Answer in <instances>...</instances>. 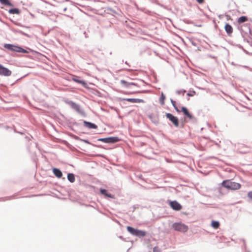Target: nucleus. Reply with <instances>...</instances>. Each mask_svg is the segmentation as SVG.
<instances>
[{"label":"nucleus","instance_id":"1","mask_svg":"<svg viewBox=\"0 0 252 252\" xmlns=\"http://www.w3.org/2000/svg\"><path fill=\"white\" fill-rule=\"evenodd\" d=\"M221 185L223 187L229 190H236L241 187L240 184L233 182L231 180H223Z\"/></svg>","mask_w":252,"mask_h":252},{"label":"nucleus","instance_id":"2","mask_svg":"<svg viewBox=\"0 0 252 252\" xmlns=\"http://www.w3.org/2000/svg\"><path fill=\"white\" fill-rule=\"evenodd\" d=\"M65 103L68 104L70 107L76 111L78 114L81 115L83 116H86V113L81 108L80 106L73 102L72 100H69L68 99H66L64 100Z\"/></svg>","mask_w":252,"mask_h":252},{"label":"nucleus","instance_id":"3","mask_svg":"<svg viewBox=\"0 0 252 252\" xmlns=\"http://www.w3.org/2000/svg\"><path fill=\"white\" fill-rule=\"evenodd\" d=\"M126 229L129 233L139 238L144 237L146 234V231L135 228L132 226H127Z\"/></svg>","mask_w":252,"mask_h":252},{"label":"nucleus","instance_id":"4","mask_svg":"<svg viewBox=\"0 0 252 252\" xmlns=\"http://www.w3.org/2000/svg\"><path fill=\"white\" fill-rule=\"evenodd\" d=\"M172 228L176 231L184 233L187 232L189 229L188 226L181 222H174L172 224Z\"/></svg>","mask_w":252,"mask_h":252},{"label":"nucleus","instance_id":"5","mask_svg":"<svg viewBox=\"0 0 252 252\" xmlns=\"http://www.w3.org/2000/svg\"><path fill=\"white\" fill-rule=\"evenodd\" d=\"M121 139L117 136H110L98 138L97 140L108 144H114L120 141Z\"/></svg>","mask_w":252,"mask_h":252},{"label":"nucleus","instance_id":"6","mask_svg":"<svg viewBox=\"0 0 252 252\" xmlns=\"http://www.w3.org/2000/svg\"><path fill=\"white\" fill-rule=\"evenodd\" d=\"M181 111L183 112L184 116L188 117L189 120H191L194 123L197 122V119L194 117L191 113H189L188 108L185 106L181 107Z\"/></svg>","mask_w":252,"mask_h":252},{"label":"nucleus","instance_id":"7","mask_svg":"<svg viewBox=\"0 0 252 252\" xmlns=\"http://www.w3.org/2000/svg\"><path fill=\"white\" fill-rule=\"evenodd\" d=\"M181 111L183 112L184 116L188 117L189 120H191L194 123L197 122V119L194 117L191 113H189L188 108L185 106L181 107Z\"/></svg>","mask_w":252,"mask_h":252},{"label":"nucleus","instance_id":"8","mask_svg":"<svg viewBox=\"0 0 252 252\" xmlns=\"http://www.w3.org/2000/svg\"><path fill=\"white\" fill-rule=\"evenodd\" d=\"M181 111L183 112L184 116L188 117L189 120H191L194 123L197 122V119L194 117L191 113H189L188 108L185 106L181 107Z\"/></svg>","mask_w":252,"mask_h":252},{"label":"nucleus","instance_id":"9","mask_svg":"<svg viewBox=\"0 0 252 252\" xmlns=\"http://www.w3.org/2000/svg\"><path fill=\"white\" fill-rule=\"evenodd\" d=\"M167 119H169L175 127L179 126V121L178 118L170 113H166L165 114Z\"/></svg>","mask_w":252,"mask_h":252},{"label":"nucleus","instance_id":"10","mask_svg":"<svg viewBox=\"0 0 252 252\" xmlns=\"http://www.w3.org/2000/svg\"><path fill=\"white\" fill-rule=\"evenodd\" d=\"M120 83L123 87L126 88H130V86H135L138 88L140 87L139 84L136 82H129L125 80H121L120 81Z\"/></svg>","mask_w":252,"mask_h":252},{"label":"nucleus","instance_id":"11","mask_svg":"<svg viewBox=\"0 0 252 252\" xmlns=\"http://www.w3.org/2000/svg\"><path fill=\"white\" fill-rule=\"evenodd\" d=\"M169 202L170 207L174 210L179 211L182 208V205L176 200H170Z\"/></svg>","mask_w":252,"mask_h":252},{"label":"nucleus","instance_id":"12","mask_svg":"<svg viewBox=\"0 0 252 252\" xmlns=\"http://www.w3.org/2000/svg\"><path fill=\"white\" fill-rule=\"evenodd\" d=\"M11 73L12 72L10 70L0 64V75L9 76Z\"/></svg>","mask_w":252,"mask_h":252},{"label":"nucleus","instance_id":"13","mask_svg":"<svg viewBox=\"0 0 252 252\" xmlns=\"http://www.w3.org/2000/svg\"><path fill=\"white\" fill-rule=\"evenodd\" d=\"M121 101H127L132 103H144L145 101L142 99L134 98H119Z\"/></svg>","mask_w":252,"mask_h":252},{"label":"nucleus","instance_id":"14","mask_svg":"<svg viewBox=\"0 0 252 252\" xmlns=\"http://www.w3.org/2000/svg\"><path fill=\"white\" fill-rule=\"evenodd\" d=\"M72 80L76 83L81 84L83 87L88 88V85L86 82L83 80L80 79L79 77L76 76L75 77H73L72 78Z\"/></svg>","mask_w":252,"mask_h":252},{"label":"nucleus","instance_id":"15","mask_svg":"<svg viewBox=\"0 0 252 252\" xmlns=\"http://www.w3.org/2000/svg\"><path fill=\"white\" fill-rule=\"evenodd\" d=\"M83 122L84 123V126L89 129H96L97 128V125L94 123L88 122L85 120H83Z\"/></svg>","mask_w":252,"mask_h":252},{"label":"nucleus","instance_id":"16","mask_svg":"<svg viewBox=\"0 0 252 252\" xmlns=\"http://www.w3.org/2000/svg\"><path fill=\"white\" fill-rule=\"evenodd\" d=\"M17 46L16 45H14L12 44H9V43H5L4 44L3 47L7 49V50H9L11 51L16 52L17 51Z\"/></svg>","mask_w":252,"mask_h":252},{"label":"nucleus","instance_id":"17","mask_svg":"<svg viewBox=\"0 0 252 252\" xmlns=\"http://www.w3.org/2000/svg\"><path fill=\"white\" fill-rule=\"evenodd\" d=\"M100 192L101 194L104 196L109 197L110 198H114V195L107 192V190L106 189L100 188Z\"/></svg>","mask_w":252,"mask_h":252},{"label":"nucleus","instance_id":"18","mask_svg":"<svg viewBox=\"0 0 252 252\" xmlns=\"http://www.w3.org/2000/svg\"><path fill=\"white\" fill-rule=\"evenodd\" d=\"M224 30L228 34V35L230 36L232 33L233 32V28L228 23H226L224 26Z\"/></svg>","mask_w":252,"mask_h":252},{"label":"nucleus","instance_id":"19","mask_svg":"<svg viewBox=\"0 0 252 252\" xmlns=\"http://www.w3.org/2000/svg\"><path fill=\"white\" fill-rule=\"evenodd\" d=\"M53 172L55 176L58 178H61L62 177L63 173L60 169L57 168H53Z\"/></svg>","mask_w":252,"mask_h":252},{"label":"nucleus","instance_id":"20","mask_svg":"<svg viewBox=\"0 0 252 252\" xmlns=\"http://www.w3.org/2000/svg\"><path fill=\"white\" fill-rule=\"evenodd\" d=\"M8 11L10 14H19L21 12L20 10L16 7L10 8Z\"/></svg>","mask_w":252,"mask_h":252},{"label":"nucleus","instance_id":"21","mask_svg":"<svg viewBox=\"0 0 252 252\" xmlns=\"http://www.w3.org/2000/svg\"><path fill=\"white\" fill-rule=\"evenodd\" d=\"M67 179L70 183H73L75 182V175L72 173H69L67 175Z\"/></svg>","mask_w":252,"mask_h":252},{"label":"nucleus","instance_id":"22","mask_svg":"<svg viewBox=\"0 0 252 252\" xmlns=\"http://www.w3.org/2000/svg\"><path fill=\"white\" fill-rule=\"evenodd\" d=\"M0 2L4 5L13 6V4L9 0H0Z\"/></svg>","mask_w":252,"mask_h":252},{"label":"nucleus","instance_id":"23","mask_svg":"<svg viewBox=\"0 0 252 252\" xmlns=\"http://www.w3.org/2000/svg\"><path fill=\"white\" fill-rule=\"evenodd\" d=\"M248 20V18L247 17V16H242L241 17H240L238 20H237V22L239 24H241V23H243L245 22H246Z\"/></svg>","mask_w":252,"mask_h":252},{"label":"nucleus","instance_id":"24","mask_svg":"<svg viewBox=\"0 0 252 252\" xmlns=\"http://www.w3.org/2000/svg\"><path fill=\"white\" fill-rule=\"evenodd\" d=\"M149 119L151 120L153 123L157 125L158 124V121L153 114L149 116Z\"/></svg>","mask_w":252,"mask_h":252},{"label":"nucleus","instance_id":"25","mask_svg":"<svg viewBox=\"0 0 252 252\" xmlns=\"http://www.w3.org/2000/svg\"><path fill=\"white\" fill-rule=\"evenodd\" d=\"M220 222L219 221L213 220L211 222V226L215 229H217L220 226Z\"/></svg>","mask_w":252,"mask_h":252},{"label":"nucleus","instance_id":"26","mask_svg":"<svg viewBox=\"0 0 252 252\" xmlns=\"http://www.w3.org/2000/svg\"><path fill=\"white\" fill-rule=\"evenodd\" d=\"M81 141L84 142V143H85L86 144L91 145L94 147H98V148H102V146L101 145H96L92 144L88 139H81Z\"/></svg>","mask_w":252,"mask_h":252},{"label":"nucleus","instance_id":"27","mask_svg":"<svg viewBox=\"0 0 252 252\" xmlns=\"http://www.w3.org/2000/svg\"><path fill=\"white\" fill-rule=\"evenodd\" d=\"M16 52L22 53H29V51H28V50H27L25 49H23L21 46H18Z\"/></svg>","mask_w":252,"mask_h":252},{"label":"nucleus","instance_id":"28","mask_svg":"<svg viewBox=\"0 0 252 252\" xmlns=\"http://www.w3.org/2000/svg\"><path fill=\"white\" fill-rule=\"evenodd\" d=\"M148 91L147 90H144V91H136V92H125L124 93L126 94H135L136 93H147Z\"/></svg>","mask_w":252,"mask_h":252},{"label":"nucleus","instance_id":"29","mask_svg":"<svg viewBox=\"0 0 252 252\" xmlns=\"http://www.w3.org/2000/svg\"><path fill=\"white\" fill-rule=\"evenodd\" d=\"M165 95L163 94V93H161L159 98V102L161 105L164 104V100L165 99Z\"/></svg>","mask_w":252,"mask_h":252},{"label":"nucleus","instance_id":"30","mask_svg":"<svg viewBox=\"0 0 252 252\" xmlns=\"http://www.w3.org/2000/svg\"><path fill=\"white\" fill-rule=\"evenodd\" d=\"M170 102L171 103H172L173 107L174 108V109H175V110L179 113L180 112V110L178 109L176 104V102L173 100L172 99V98L170 99Z\"/></svg>","mask_w":252,"mask_h":252},{"label":"nucleus","instance_id":"31","mask_svg":"<svg viewBox=\"0 0 252 252\" xmlns=\"http://www.w3.org/2000/svg\"><path fill=\"white\" fill-rule=\"evenodd\" d=\"M152 3H155L158 6H160L162 7H164V5L161 3H160L158 0H149Z\"/></svg>","mask_w":252,"mask_h":252},{"label":"nucleus","instance_id":"32","mask_svg":"<svg viewBox=\"0 0 252 252\" xmlns=\"http://www.w3.org/2000/svg\"><path fill=\"white\" fill-rule=\"evenodd\" d=\"M186 92V91L185 90H177L176 91V93L178 94H183V95Z\"/></svg>","mask_w":252,"mask_h":252},{"label":"nucleus","instance_id":"33","mask_svg":"<svg viewBox=\"0 0 252 252\" xmlns=\"http://www.w3.org/2000/svg\"><path fill=\"white\" fill-rule=\"evenodd\" d=\"M71 136L75 140H79V141H81V138H80L79 137H78V136H77L76 135H72Z\"/></svg>","mask_w":252,"mask_h":252},{"label":"nucleus","instance_id":"34","mask_svg":"<svg viewBox=\"0 0 252 252\" xmlns=\"http://www.w3.org/2000/svg\"><path fill=\"white\" fill-rule=\"evenodd\" d=\"M160 249L158 248V247H155L153 248V252H159Z\"/></svg>","mask_w":252,"mask_h":252},{"label":"nucleus","instance_id":"35","mask_svg":"<svg viewBox=\"0 0 252 252\" xmlns=\"http://www.w3.org/2000/svg\"><path fill=\"white\" fill-rule=\"evenodd\" d=\"M195 94V91H193L192 93H188L187 94V95H188L189 96H193V95Z\"/></svg>","mask_w":252,"mask_h":252},{"label":"nucleus","instance_id":"36","mask_svg":"<svg viewBox=\"0 0 252 252\" xmlns=\"http://www.w3.org/2000/svg\"><path fill=\"white\" fill-rule=\"evenodd\" d=\"M248 197L252 200V191H249L248 192Z\"/></svg>","mask_w":252,"mask_h":252},{"label":"nucleus","instance_id":"37","mask_svg":"<svg viewBox=\"0 0 252 252\" xmlns=\"http://www.w3.org/2000/svg\"><path fill=\"white\" fill-rule=\"evenodd\" d=\"M243 50V51L247 55H250V52H248V51H247L246 49H245L244 48H242V49Z\"/></svg>","mask_w":252,"mask_h":252},{"label":"nucleus","instance_id":"38","mask_svg":"<svg viewBox=\"0 0 252 252\" xmlns=\"http://www.w3.org/2000/svg\"><path fill=\"white\" fill-rule=\"evenodd\" d=\"M196 0L199 4L203 3L204 1V0Z\"/></svg>","mask_w":252,"mask_h":252},{"label":"nucleus","instance_id":"39","mask_svg":"<svg viewBox=\"0 0 252 252\" xmlns=\"http://www.w3.org/2000/svg\"><path fill=\"white\" fill-rule=\"evenodd\" d=\"M73 125L78 126H79V124L77 122H74L73 123Z\"/></svg>","mask_w":252,"mask_h":252},{"label":"nucleus","instance_id":"40","mask_svg":"<svg viewBox=\"0 0 252 252\" xmlns=\"http://www.w3.org/2000/svg\"><path fill=\"white\" fill-rule=\"evenodd\" d=\"M137 81L140 82V83H141L142 84H145V82L143 80H138Z\"/></svg>","mask_w":252,"mask_h":252},{"label":"nucleus","instance_id":"41","mask_svg":"<svg viewBox=\"0 0 252 252\" xmlns=\"http://www.w3.org/2000/svg\"><path fill=\"white\" fill-rule=\"evenodd\" d=\"M236 46H237L238 48H240V49H242V48H243V47L242 45H241L240 44H237Z\"/></svg>","mask_w":252,"mask_h":252},{"label":"nucleus","instance_id":"42","mask_svg":"<svg viewBox=\"0 0 252 252\" xmlns=\"http://www.w3.org/2000/svg\"><path fill=\"white\" fill-rule=\"evenodd\" d=\"M191 44L194 46H196V43L195 42L191 41Z\"/></svg>","mask_w":252,"mask_h":252},{"label":"nucleus","instance_id":"43","mask_svg":"<svg viewBox=\"0 0 252 252\" xmlns=\"http://www.w3.org/2000/svg\"><path fill=\"white\" fill-rule=\"evenodd\" d=\"M244 41H245V42H247V43H249V40L248 39H247V38H244Z\"/></svg>","mask_w":252,"mask_h":252},{"label":"nucleus","instance_id":"44","mask_svg":"<svg viewBox=\"0 0 252 252\" xmlns=\"http://www.w3.org/2000/svg\"><path fill=\"white\" fill-rule=\"evenodd\" d=\"M226 16L227 17V20H228L230 18V16L229 15H226Z\"/></svg>","mask_w":252,"mask_h":252},{"label":"nucleus","instance_id":"45","mask_svg":"<svg viewBox=\"0 0 252 252\" xmlns=\"http://www.w3.org/2000/svg\"><path fill=\"white\" fill-rule=\"evenodd\" d=\"M181 128H183L184 127V124L182 123L181 125Z\"/></svg>","mask_w":252,"mask_h":252},{"label":"nucleus","instance_id":"46","mask_svg":"<svg viewBox=\"0 0 252 252\" xmlns=\"http://www.w3.org/2000/svg\"><path fill=\"white\" fill-rule=\"evenodd\" d=\"M19 33H21V34H23V35H25V34H26L25 33H24L23 32H22V31H19Z\"/></svg>","mask_w":252,"mask_h":252},{"label":"nucleus","instance_id":"47","mask_svg":"<svg viewBox=\"0 0 252 252\" xmlns=\"http://www.w3.org/2000/svg\"><path fill=\"white\" fill-rule=\"evenodd\" d=\"M185 22L188 24L190 23V22H189V20H187L186 21H185Z\"/></svg>","mask_w":252,"mask_h":252},{"label":"nucleus","instance_id":"48","mask_svg":"<svg viewBox=\"0 0 252 252\" xmlns=\"http://www.w3.org/2000/svg\"><path fill=\"white\" fill-rule=\"evenodd\" d=\"M125 63H126V64L128 65L129 66H130V65H129V64L128 63H127V61H126V62H125Z\"/></svg>","mask_w":252,"mask_h":252},{"label":"nucleus","instance_id":"49","mask_svg":"<svg viewBox=\"0 0 252 252\" xmlns=\"http://www.w3.org/2000/svg\"><path fill=\"white\" fill-rule=\"evenodd\" d=\"M243 67L246 68H248L249 67L248 66H246V65H244V66H243Z\"/></svg>","mask_w":252,"mask_h":252},{"label":"nucleus","instance_id":"50","mask_svg":"<svg viewBox=\"0 0 252 252\" xmlns=\"http://www.w3.org/2000/svg\"><path fill=\"white\" fill-rule=\"evenodd\" d=\"M210 57L212 58H215V57L214 56H210Z\"/></svg>","mask_w":252,"mask_h":252},{"label":"nucleus","instance_id":"51","mask_svg":"<svg viewBox=\"0 0 252 252\" xmlns=\"http://www.w3.org/2000/svg\"><path fill=\"white\" fill-rule=\"evenodd\" d=\"M0 200H1L2 201H4V199L3 198H0Z\"/></svg>","mask_w":252,"mask_h":252},{"label":"nucleus","instance_id":"52","mask_svg":"<svg viewBox=\"0 0 252 252\" xmlns=\"http://www.w3.org/2000/svg\"><path fill=\"white\" fill-rule=\"evenodd\" d=\"M66 10V8H64L63 11H65Z\"/></svg>","mask_w":252,"mask_h":252},{"label":"nucleus","instance_id":"53","mask_svg":"<svg viewBox=\"0 0 252 252\" xmlns=\"http://www.w3.org/2000/svg\"><path fill=\"white\" fill-rule=\"evenodd\" d=\"M197 26H198V27H201V26L200 25H198Z\"/></svg>","mask_w":252,"mask_h":252},{"label":"nucleus","instance_id":"54","mask_svg":"<svg viewBox=\"0 0 252 252\" xmlns=\"http://www.w3.org/2000/svg\"><path fill=\"white\" fill-rule=\"evenodd\" d=\"M251 56H252V53H250V55Z\"/></svg>","mask_w":252,"mask_h":252},{"label":"nucleus","instance_id":"55","mask_svg":"<svg viewBox=\"0 0 252 252\" xmlns=\"http://www.w3.org/2000/svg\"><path fill=\"white\" fill-rule=\"evenodd\" d=\"M88 206H91L92 207V205H88Z\"/></svg>","mask_w":252,"mask_h":252},{"label":"nucleus","instance_id":"56","mask_svg":"<svg viewBox=\"0 0 252 252\" xmlns=\"http://www.w3.org/2000/svg\"><path fill=\"white\" fill-rule=\"evenodd\" d=\"M120 238L121 239H122V236H120Z\"/></svg>","mask_w":252,"mask_h":252},{"label":"nucleus","instance_id":"57","mask_svg":"<svg viewBox=\"0 0 252 252\" xmlns=\"http://www.w3.org/2000/svg\"><path fill=\"white\" fill-rule=\"evenodd\" d=\"M248 252H250V251H248Z\"/></svg>","mask_w":252,"mask_h":252}]
</instances>
